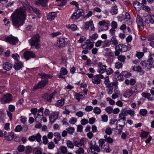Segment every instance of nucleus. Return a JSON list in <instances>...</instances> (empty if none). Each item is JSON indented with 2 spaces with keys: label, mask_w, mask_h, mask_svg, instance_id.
<instances>
[{
  "label": "nucleus",
  "mask_w": 154,
  "mask_h": 154,
  "mask_svg": "<svg viewBox=\"0 0 154 154\" xmlns=\"http://www.w3.org/2000/svg\"><path fill=\"white\" fill-rule=\"evenodd\" d=\"M67 27L72 31H75L78 29L77 26L74 24H72L71 26L68 25L67 26Z\"/></svg>",
  "instance_id": "e433bc0d"
},
{
  "label": "nucleus",
  "mask_w": 154,
  "mask_h": 154,
  "mask_svg": "<svg viewBox=\"0 0 154 154\" xmlns=\"http://www.w3.org/2000/svg\"><path fill=\"white\" fill-rule=\"evenodd\" d=\"M77 121V119L76 118L74 117H72L70 119L69 122L71 124H74L76 123Z\"/></svg>",
  "instance_id": "680f3d73"
},
{
  "label": "nucleus",
  "mask_w": 154,
  "mask_h": 154,
  "mask_svg": "<svg viewBox=\"0 0 154 154\" xmlns=\"http://www.w3.org/2000/svg\"><path fill=\"white\" fill-rule=\"evenodd\" d=\"M67 147L71 149H73L74 147V144L71 141L67 140L66 143Z\"/></svg>",
  "instance_id": "c9c22d12"
},
{
  "label": "nucleus",
  "mask_w": 154,
  "mask_h": 154,
  "mask_svg": "<svg viewBox=\"0 0 154 154\" xmlns=\"http://www.w3.org/2000/svg\"><path fill=\"white\" fill-rule=\"evenodd\" d=\"M137 86H135L134 90L133 89V87H131L130 88L126 91L125 94L129 97H130L134 93L137 92L138 91L137 88Z\"/></svg>",
  "instance_id": "ddd939ff"
},
{
  "label": "nucleus",
  "mask_w": 154,
  "mask_h": 154,
  "mask_svg": "<svg viewBox=\"0 0 154 154\" xmlns=\"http://www.w3.org/2000/svg\"><path fill=\"white\" fill-rule=\"evenodd\" d=\"M97 65L98 67L97 72L100 74L104 73L106 70V65H103L101 62H99L97 63Z\"/></svg>",
  "instance_id": "6e6552de"
},
{
  "label": "nucleus",
  "mask_w": 154,
  "mask_h": 154,
  "mask_svg": "<svg viewBox=\"0 0 154 154\" xmlns=\"http://www.w3.org/2000/svg\"><path fill=\"white\" fill-rule=\"evenodd\" d=\"M3 68L6 70L9 71L12 67V65L9 62L4 63L3 65Z\"/></svg>",
  "instance_id": "aec40b11"
},
{
  "label": "nucleus",
  "mask_w": 154,
  "mask_h": 154,
  "mask_svg": "<svg viewBox=\"0 0 154 154\" xmlns=\"http://www.w3.org/2000/svg\"><path fill=\"white\" fill-rule=\"evenodd\" d=\"M87 44V49L90 50L93 47V45L89 41L87 40L86 42Z\"/></svg>",
  "instance_id": "58836bf2"
},
{
  "label": "nucleus",
  "mask_w": 154,
  "mask_h": 154,
  "mask_svg": "<svg viewBox=\"0 0 154 154\" xmlns=\"http://www.w3.org/2000/svg\"><path fill=\"white\" fill-rule=\"evenodd\" d=\"M125 112L127 114L130 115L131 117H133L135 115L134 111L132 109L128 110Z\"/></svg>",
  "instance_id": "a18cd8bd"
},
{
  "label": "nucleus",
  "mask_w": 154,
  "mask_h": 154,
  "mask_svg": "<svg viewBox=\"0 0 154 154\" xmlns=\"http://www.w3.org/2000/svg\"><path fill=\"white\" fill-rule=\"evenodd\" d=\"M12 100V95L10 94L4 95L3 98L1 99V101L2 103H8Z\"/></svg>",
  "instance_id": "423d86ee"
},
{
  "label": "nucleus",
  "mask_w": 154,
  "mask_h": 154,
  "mask_svg": "<svg viewBox=\"0 0 154 154\" xmlns=\"http://www.w3.org/2000/svg\"><path fill=\"white\" fill-rule=\"evenodd\" d=\"M144 54V53L143 52H137L136 56L138 59H140L143 56Z\"/></svg>",
  "instance_id": "5fc2aeb1"
},
{
  "label": "nucleus",
  "mask_w": 154,
  "mask_h": 154,
  "mask_svg": "<svg viewBox=\"0 0 154 154\" xmlns=\"http://www.w3.org/2000/svg\"><path fill=\"white\" fill-rule=\"evenodd\" d=\"M110 12L112 15L116 14L118 12V8L117 6H112Z\"/></svg>",
  "instance_id": "c756f323"
},
{
  "label": "nucleus",
  "mask_w": 154,
  "mask_h": 154,
  "mask_svg": "<svg viewBox=\"0 0 154 154\" xmlns=\"http://www.w3.org/2000/svg\"><path fill=\"white\" fill-rule=\"evenodd\" d=\"M12 57L17 61H18L19 60V56L17 54H13L12 55Z\"/></svg>",
  "instance_id": "69168bd1"
},
{
  "label": "nucleus",
  "mask_w": 154,
  "mask_h": 154,
  "mask_svg": "<svg viewBox=\"0 0 154 154\" xmlns=\"http://www.w3.org/2000/svg\"><path fill=\"white\" fill-rule=\"evenodd\" d=\"M127 115L125 112H124V109H122L121 112L119 114V117L120 119L118 120V121H120L121 120H122L123 121L124 125L125 124V121H126V118L125 116Z\"/></svg>",
  "instance_id": "4468645a"
},
{
  "label": "nucleus",
  "mask_w": 154,
  "mask_h": 154,
  "mask_svg": "<svg viewBox=\"0 0 154 154\" xmlns=\"http://www.w3.org/2000/svg\"><path fill=\"white\" fill-rule=\"evenodd\" d=\"M117 123L118 122L116 123V129L117 130L116 132H117V134H119L122 132L123 128V126L120 125H119V126H117Z\"/></svg>",
  "instance_id": "7c9ffc66"
},
{
  "label": "nucleus",
  "mask_w": 154,
  "mask_h": 154,
  "mask_svg": "<svg viewBox=\"0 0 154 154\" xmlns=\"http://www.w3.org/2000/svg\"><path fill=\"white\" fill-rule=\"evenodd\" d=\"M57 14L55 12L49 13L47 16V19L49 20H51L54 19L56 16Z\"/></svg>",
  "instance_id": "b1692460"
},
{
  "label": "nucleus",
  "mask_w": 154,
  "mask_h": 154,
  "mask_svg": "<svg viewBox=\"0 0 154 154\" xmlns=\"http://www.w3.org/2000/svg\"><path fill=\"white\" fill-rule=\"evenodd\" d=\"M24 57L27 60L30 58H33L36 57L35 54L31 51H26L23 54Z\"/></svg>",
  "instance_id": "1a4fd4ad"
},
{
  "label": "nucleus",
  "mask_w": 154,
  "mask_h": 154,
  "mask_svg": "<svg viewBox=\"0 0 154 154\" xmlns=\"http://www.w3.org/2000/svg\"><path fill=\"white\" fill-rule=\"evenodd\" d=\"M60 150L62 153L65 154L67 152V149L66 147L62 146H60Z\"/></svg>",
  "instance_id": "864d4df0"
},
{
  "label": "nucleus",
  "mask_w": 154,
  "mask_h": 154,
  "mask_svg": "<svg viewBox=\"0 0 154 154\" xmlns=\"http://www.w3.org/2000/svg\"><path fill=\"white\" fill-rule=\"evenodd\" d=\"M119 51L122 52H125L127 50V47L126 46L123 44H120L118 45Z\"/></svg>",
  "instance_id": "412c9836"
},
{
  "label": "nucleus",
  "mask_w": 154,
  "mask_h": 154,
  "mask_svg": "<svg viewBox=\"0 0 154 154\" xmlns=\"http://www.w3.org/2000/svg\"><path fill=\"white\" fill-rule=\"evenodd\" d=\"M105 71L107 75H109L112 74L113 72V70L111 68H109L107 69H106Z\"/></svg>",
  "instance_id": "338daca9"
},
{
  "label": "nucleus",
  "mask_w": 154,
  "mask_h": 154,
  "mask_svg": "<svg viewBox=\"0 0 154 154\" xmlns=\"http://www.w3.org/2000/svg\"><path fill=\"white\" fill-rule=\"evenodd\" d=\"M147 113V110L145 109H141L140 110V114L143 116H145L146 114Z\"/></svg>",
  "instance_id": "3c124183"
},
{
  "label": "nucleus",
  "mask_w": 154,
  "mask_h": 154,
  "mask_svg": "<svg viewBox=\"0 0 154 154\" xmlns=\"http://www.w3.org/2000/svg\"><path fill=\"white\" fill-rule=\"evenodd\" d=\"M58 115L57 114L51 115L49 116V119L51 122H54L58 118Z\"/></svg>",
  "instance_id": "c85d7f7f"
},
{
  "label": "nucleus",
  "mask_w": 154,
  "mask_h": 154,
  "mask_svg": "<svg viewBox=\"0 0 154 154\" xmlns=\"http://www.w3.org/2000/svg\"><path fill=\"white\" fill-rule=\"evenodd\" d=\"M48 0H38L35 2V4L38 5H42L46 7Z\"/></svg>",
  "instance_id": "f3484780"
},
{
  "label": "nucleus",
  "mask_w": 154,
  "mask_h": 154,
  "mask_svg": "<svg viewBox=\"0 0 154 154\" xmlns=\"http://www.w3.org/2000/svg\"><path fill=\"white\" fill-rule=\"evenodd\" d=\"M142 96L145 98L149 99L151 96V95L149 93L143 92L142 93Z\"/></svg>",
  "instance_id": "4d7b16f0"
},
{
  "label": "nucleus",
  "mask_w": 154,
  "mask_h": 154,
  "mask_svg": "<svg viewBox=\"0 0 154 154\" xmlns=\"http://www.w3.org/2000/svg\"><path fill=\"white\" fill-rule=\"evenodd\" d=\"M91 81L94 84L98 85L100 83L101 80L99 79L97 76L95 75L92 78Z\"/></svg>",
  "instance_id": "4be33fe9"
},
{
  "label": "nucleus",
  "mask_w": 154,
  "mask_h": 154,
  "mask_svg": "<svg viewBox=\"0 0 154 154\" xmlns=\"http://www.w3.org/2000/svg\"><path fill=\"white\" fill-rule=\"evenodd\" d=\"M80 15L77 14L76 12H74L71 17V18L73 20H75L80 17Z\"/></svg>",
  "instance_id": "f704fd0d"
},
{
  "label": "nucleus",
  "mask_w": 154,
  "mask_h": 154,
  "mask_svg": "<svg viewBox=\"0 0 154 154\" xmlns=\"http://www.w3.org/2000/svg\"><path fill=\"white\" fill-rule=\"evenodd\" d=\"M94 112L97 115L99 114L101 112V110L99 108L96 107L93 109Z\"/></svg>",
  "instance_id": "ea45409f"
},
{
  "label": "nucleus",
  "mask_w": 154,
  "mask_h": 154,
  "mask_svg": "<svg viewBox=\"0 0 154 154\" xmlns=\"http://www.w3.org/2000/svg\"><path fill=\"white\" fill-rule=\"evenodd\" d=\"M141 64L147 69H150L153 66V64L150 62H147V60L142 61L141 63Z\"/></svg>",
  "instance_id": "a211bd4d"
},
{
  "label": "nucleus",
  "mask_w": 154,
  "mask_h": 154,
  "mask_svg": "<svg viewBox=\"0 0 154 154\" xmlns=\"http://www.w3.org/2000/svg\"><path fill=\"white\" fill-rule=\"evenodd\" d=\"M115 67L117 69L121 68L122 66V64L121 63L118 62L115 64Z\"/></svg>",
  "instance_id": "13d9d810"
},
{
  "label": "nucleus",
  "mask_w": 154,
  "mask_h": 154,
  "mask_svg": "<svg viewBox=\"0 0 154 154\" xmlns=\"http://www.w3.org/2000/svg\"><path fill=\"white\" fill-rule=\"evenodd\" d=\"M96 141L94 139H92L90 142V149L92 151L94 150L97 152L100 151V149L99 147L97 145H96Z\"/></svg>",
  "instance_id": "0eeeda50"
},
{
  "label": "nucleus",
  "mask_w": 154,
  "mask_h": 154,
  "mask_svg": "<svg viewBox=\"0 0 154 154\" xmlns=\"http://www.w3.org/2000/svg\"><path fill=\"white\" fill-rule=\"evenodd\" d=\"M23 66L22 63H15L14 66V68L15 69L19 70Z\"/></svg>",
  "instance_id": "473e14b6"
},
{
  "label": "nucleus",
  "mask_w": 154,
  "mask_h": 154,
  "mask_svg": "<svg viewBox=\"0 0 154 154\" xmlns=\"http://www.w3.org/2000/svg\"><path fill=\"white\" fill-rule=\"evenodd\" d=\"M25 148V146H24L20 145L18 146L17 149L19 152H22L24 151Z\"/></svg>",
  "instance_id": "0e129e2a"
},
{
  "label": "nucleus",
  "mask_w": 154,
  "mask_h": 154,
  "mask_svg": "<svg viewBox=\"0 0 154 154\" xmlns=\"http://www.w3.org/2000/svg\"><path fill=\"white\" fill-rule=\"evenodd\" d=\"M41 136L39 133H38L36 135H33L30 136L29 140L31 141H33L35 140L38 142L41 141Z\"/></svg>",
  "instance_id": "f8f14e48"
},
{
  "label": "nucleus",
  "mask_w": 154,
  "mask_h": 154,
  "mask_svg": "<svg viewBox=\"0 0 154 154\" xmlns=\"http://www.w3.org/2000/svg\"><path fill=\"white\" fill-rule=\"evenodd\" d=\"M148 132L142 131L140 136L142 138H146L148 136Z\"/></svg>",
  "instance_id": "4c0bfd02"
},
{
  "label": "nucleus",
  "mask_w": 154,
  "mask_h": 154,
  "mask_svg": "<svg viewBox=\"0 0 154 154\" xmlns=\"http://www.w3.org/2000/svg\"><path fill=\"white\" fill-rule=\"evenodd\" d=\"M147 60V62H150L153 64L154 62V55L151 54Z\"/></svg>",
  "instance_id": "a19ab883"
},
{
  "label": "nucleus",
  "mask_w": 154,
  "mask_h": 154,
  "mask_svg": "<svg viewBox=\"0 0 154 154\" xmlns=\"http://www.w3.org/2000/svg\"><path fill=\"white\" fill-rule=\"evenodd\" d=\"M66 130L67 132L70 134H72L74 133L75 131L74 128L73 127H72L67 128L66 129Z\"/></svg>",
  "instance_id": "79ce46f5"
},
{
  "label": "nucleus",
  "mask_w": 154,
  "mask_h": 154,
  "mask_svg": "<svg viewBox=\"0 0 154 154\" xmlns=\"http://www.w3.org/2000/svg\"><path fill=\"white\" fill-rule=\"evenodd\" d=\"M5 41L13 45H15L18 43V39L17 37L13 36H8L5 38Z\"/></svg>",
  "instance_id": "39448f33"
},
{
  "label": "nucleus",
  "mask_w": 154,
  "mask_h": 154,
  "mask_svg": "<svg viewBox=\"0 0 154 154\" xmlns=\"http://www.w3.org/2000/svg\"><path fill=\"white\" fill-rule=\"evenodd\" d=\"M33 150L32 147L29 146H28L25 147V152L26 154H29L31 153Z\"/></svg>",
  "instance_id": "2f4dec72"
},
{
  "label": "nucleus",
  "mask_w": 154,
  "mask_h": 154,
  "mask_svg": "<svg viewBox=\"0 0 154 154\" xmlns=\"http://www.w3.org/2000/svg\"><path fill=\"white\" fill-rule=\"evenodd\" d=\"M136 71L139 72H142V75H143L145 72L142 69L141 67L139 66L136 67Z\"/></svg>",
  "instance_id": "bf43d9fd"
},
{
  "label": "nucleus",
  "mask_w": 154,
  "mask_h": 154,
  "mask_svg": "<svg viewBox=\"0 0 154 154\" xmlns=\"http://www.w3.org/2000/svg\"><path fill=\"white\" fill-rule=\"evenodd\" d=\"M42 80L38 82L36 87L33 88L34 89H36L38 88H42L45 86L48 83V78L50 77V75L45 74H41Z\"/></svg>",
  "instance_id": "f03ea898"
},
{
  "label": "nucleus",
  "mask_w": 154,
  "mask_h": 154,
  "mask_svg": "<svg viewBox=\"0 0 154 154\" xmlns=\"http://www.w3.org/2000/svg\"><path fill=\"white\" fill-rule=\"evenodd\" d=\"M64 104V99H61L58 100L57 103V106L60 107L62 106Z\"/></svg>",
  "instance_id": "37998d69"
},
{
  "label": "nucleus",
  "mask_w": 154,
  "mask_h": 154,
  "mask_svg": "<svg viewBox=\"0 0 154 154\" xmlns=\"http://www.w3.org/2000/svg\"><path fill=\"white\" fill-rule=\"evenodd\" d=\"M61 33L60 32H53L50 34V36L52 37H54L61 35Z\"/></svg>",
  "instance_id": "6e6d98bb"
},
{
  "label": "nucleus",
  "mask_w": 154,
  "mask_h": 154,
  "mask_svg": "<svg viewBox=\"0 0 154 154\" xmlns=\"http://www.w3.org/2000/svg\"><path fill=\"white\" fill-rule=\"evenodd\" d=\"M76 154H80L84 153V149L82 147H79L78 149L75 151Z\"/></svg>",
  "instance_id": "de8ad7c7"
},
{
  "label": "nucleus",
  "mask_w": 154,
  "mask_h": 154,
  "mask_svg": "<svg viewBox=\"0 0 154 154\" xmlns=\"http://www.w3.org/2000/svg\"><path fill=\"white\" fill-rule=\"evenodd\" d=\"M14 137V133H10L8 134L7 136H5V139L7 140L11 141L13 139Z\"/></svg>",
  "instance_id": "bb28decb"
},
{
  "label": "nucleus",
  "mask_w": 154,
  "mask_h": 154,
  "mask_svg": "<svg viewBox=\"0 0 154 154\" xmlns=\"http://www.w3.org/2000/svg\"><path fill=\"white\" fill-rule=\"evenodd\" d=\"M131 74L130 73L128 72L127 71H123L121 72L120 74L119 75V77L125 76L126 78H128L131 76Z\"/></svg>",
  "instance_id": "a878e982"
},
{
  "label": "nucleus",
  "mask_w": 154,
  "mask_h": 154,
  "mask_svg": "<svg viewBox=\"0 0 154 154\" xmlns=\"http://www.w3.org/2000/svg\"><path fill=\"white\" fill-rule=\"evenodd\" d=\"M26 15L25 7H21L16 9L10 17L12 25L17 28L23 25L26 19Z\"/></svg>",
  "instance_id": "f257e3e1"
},
{
  "label": "nucleus",
  "mask_w": 154,
  "mask_h": 154,
  "mask_svg": "<svg viewBox=\"0 0 154 154\" xmlns=\"http://www.w3.org/2000/svg\"><path fill=\"white\" fill-rule=\"evenodd\" d=\"M109 42L113 46L116 47L115 49H116L119 43L117 39L115 36H113L109 40Z\"/></svg>",
  "instance_id": "2eb2a0df"
},
{
  "label": "nucleus",
  "mask_w": 154,
  "mask_h": 154,
  "mask_svg": "<svg viewBox=\"0 0 154 154\" xmlns=\"http://www.w3.org/2000/svg\"><path fill=\"white\" fill-rule=\"evenodd\" d=\"M141 6L142 9L145 11L149 12L151 11L150 8L148 6L145 5H142Z\"/></svg>",
  "instance_id": "8fccbe9b"
},
{
  "label": "nucleus",
  "mask_w": 154,
  "mask_h": 154,
  "mask_svg": "<svg viewBox=\"0 0 154 154\" xmlns=\"http://www.w3.org/2000/svg\"><path fill=\"white\" fill-rule=\"evenodd\" d=\"M48 146L49 149H52L54 147L55 145L53 142H51L48 143Z\"/></svg>",
  "instance_id": "052dcab7"
},
{
  "label": "nucleus",
  "mask_w": 154,
  "mask_h": 154,
  "mask_svg": "<svg viewBox=\"0 0 154 154\" xmlns=\"http://www.w3.org/2000/svg\"><path fill=\"white\" fill-rule=\"evenodd\" d=\"M68 72L66 68L64 67H62L60 70V73L62 75H66L67 73Z\"/></svg>",
  "instance_id": "49530a36"
},
{
  "label": "nucleus",
  "mask_w": 154,
  "mask_h": 154,
  "mask_svg": "<svg viewBox=\"0 0 154 154\" xmlns=\"http://www.w3.org/2000/svg\"><path fill=\"white\" fill-rule=\"evenodd\" d=\"M75 96L76 97V99L79 101L80 99H82L84 97L85 94L83 92H81L79 93H76Z\"/></svg>",
  "instance_id": "5701e85b"
},
{
  "label": "nucleus",
  "mask_w": 154,
  "mask_h": 154,
  "mask_svg": "<svg viewBox=\"0 0 154 154\" xmlns=\"http://www.w3.org/2000/svg\"><path fill=\"white\" fill-rule=\"evenodd\" d=\"M105 111L109 114H111L112 112L113 109L111 106H109L106 107L105 109Z\"/></svg>",
  "instance_id": "603ef678"
},
{
  "label": "nucleus",
  "mask_w": 154,
  "mask_h": 154,
  "mask_svg": "<svg viewBox=\"0 0 154 154\" xmlns=\"http://www.w3.org/2000/svg\"><path fill=\"white\" fill-rule=\"evenodd\" d=\"M109 43V41L108 40H106L102 41V47L108 46Z\"/></svg>",
  "instance_id": "09e8293b"
},
{
  "label": "nucleus",
  "mask_w": 154,
  "mask_h": 154,
  "mask_svg": "<svg viewBox=\"0 0 154 154\" xmlns=\"http://www.w3.org/2000/svg\"><path fill=\"white\" fill-rule=\"evenodd\" d=\"M126 57L125 56L120 55L118 57V60L122 62H124Z\"/></svg>",
  "instance_id": "e2e57ef3"
},
{
  "label": "nucleus",
  "mask_w": 154,
  "mask_h": 154,
  "mask_svg": "<svg viewBox=\"0 0 154 154\" xmlns=\"http://www.w3.org/2000/svg\"><path fill=\"white\" fill-rule=\"evenodd\" d=\"M40 36L38 34H36L33 36L32 38L29 40V42L31 46H33L36 43L39 42Z\"/></svg>",
  "instance_id": "20e7f679"
},
{
  "label": "nucleus",
  "mask_w": 154,
  "mask_h": 154,
  "mask_svg": "<svg viewBox=\"0 0 154 154\" xmlns=\"http://www.w3.org/2000/svg\"><path fill=\"white\" fill-rule=\"evenodd\" d=\"M31 8L33 12L37 15L38 17L40 18L41 17L40 11L39 9L33 7H32Z\"/></svg>",
  "instance_id": "cd10ccee"
},
{
  "label": "nucleus",
  "mask_w": 154,
  "mask_h": 154,
  "mask_svg": "<svg viewBox=\"0 0 154 154\" xmlns=\"http://www.w3.org/2000/svg\"><path fill=\"white\" fill-rule=\"evenodd\" d=\"M66 44L65 39L63 38H59L57 41V47L61 48L64 47Z\"/></svg>",
  "instance_id": "9b49d317"
},
{
  "label": "nucleus",
  "mask_w": 154,
  "mask_h": 154,
  "mask_svg": "<svg viewBox=\"0 0 154 154\" xmlns=\"http://www.w3.org/2000/svg\"><path fill=\"white\" fill-rule=\"evenodd\" d=\"M86 140V138H82L81 139L75 140L73 141V144L76 147H79L83 145L84 142Z\"/></svg>",
  "instance_id": "9d476101"
},
{
  "label": "nucleus",
  "mask_w": 154,
  "mask_h": 154,
  "mask_svg": "<svg viewBox=\"0 0 154 154\" xmlns=\"http://www.w3.org/2000/svg\"><path fill=\"white\" fill-rule=\"evenodd\" d=\"M109 24V22L107 20H103L100 21L98 23L99 25L100 26L99 28V31L107 29Z\"/></svg>",
  "instance_id": "7ed1b4c3"
},
{
  "label": "nucleus",
  "mask_w": 154,
  "mask_h": 154,
  "mask_svg": "<svg viewBox=\"0 0 154 154\" xmlns=\"http://www.w3.org/2000/svg\"><path fill=\"white\" fill-rule=\"evenodd\" d=\"M97 37V33H94L89 37V39L90 40L94 41L96 40Z\"/></svg>",
  "instance_id": "c03bdc74"
},
{
  "label": "nucleus",
  "mask_w": 154,
  "mask_h": 154,
  "mask_svg": "<svg viewBox=\"0 0 154 154\" xmlns=\"http://www.w3.org/2000/svg\"><path fill=\"white\" fill-rule=\"evenodd\" d=\"M102 41L101 40H98L95 43V46L97 47H99L100 46L102 47Z\"/></svg>",
  "instance_id": "774afa93"
},
{
  "label": "nucleus",
  "mask_w": 154,
  "mask_h": 154,
  "mask_svg": "<svg viewBox=\"0 0 154 154\" xmlns=\"http://www.w3.org/2000/svg\"><path fill=\"white\" fill-rule=\"evenodd\" d=\"M56 94L57 92L54 91L53 93L51 94L49 96H48L47 95H45V97L44 98H47V100L49 102H51L52 99L54 98V97L56 96Z\"/></svg>",
  "instance_id": "6ab92c4d"
},
{
  "label": "nucleus",
  "mask_w": 154,
  "mask_h": 154,
  "mask_svg": "<svg viewBox=\"0 0 154 154\" xmlns=\"http://www.w3.org/2000/svg\"><path fill=\"white\" fill-rule=\"evenodd\" d=\"M106 139H100L99 140V146L101 148L106 149V147H105V145H103L106 142Z\"/></svg>",
  "instance_id": "393cba45"
},
{
  "label": "nucleus",
  "mask_w": 154,
  "mask_h": 154,
  "mask_svg": "<svg viewBox=\"0 0 154 154\" xmlns=\"http://www.w3.org/2000/svg\"><path fill=\"white\" fill-rule=\"evenodd\" d=\"M92 24V21H91L83 23V25L85 29L87 30L88 29L89 27Z\"/></svg>",
  "instance_id": "72a5a7b5"
},
{
  "label": "nucleus",
  "mask_w": 154,
  "mask_h": 154,
  "mask_svg": "<svg viewBox=\"0 0 154 154\" xmlns=\"http://www.w3.org/2000/svg\"><path fill=\"white\" fill-rule=\"evenodd\" d=\"M136 21L138 26L139 28L141 27H143V23L141 17L139 15H137L136 18Z\"/></svg>",
  "instance_id": "dca6fc26"
}]
</instances>
